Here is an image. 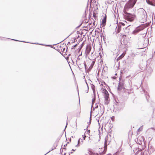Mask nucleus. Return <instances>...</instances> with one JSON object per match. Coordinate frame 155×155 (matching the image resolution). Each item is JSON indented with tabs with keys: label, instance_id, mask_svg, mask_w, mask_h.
<instances>
[{
	"label": "nucleus",
	"instance_id": "14",
	"mask_svg": "<svg viewBox=\"0 0 155 155\" xmlns=\"http://www.w3.org/2000/svg\"><path fill=\"white\" fill-rule=\"evenodd\" d=\"M140 30L139 29H137L135 30H134L133 32V33L134 34H136Z\"/></svg>",
	"mask_w": 155,
	"mask_h": 155
},
{
	"label": "nucleus",
	"instance_id": "25",
	"mask_svg": "<svg viewBox=\"0 0 155 155\" xmlns=\"http://www.w3.org/2000/svg\"><path fill=\"white\" fill-rule=\"evenodd\" d=\"M124 21L125 22H126V23H127V21Z\"/></svg>",
	"mask_w": 155,
	"mask_h": 155
},
{
	"label": "nucleus",
	"instance_id": "19",
	"mask_svg": "<svg viewBox=\"0 0 155 155\" xmlns=\"http://www.w3.org/2000/svg\"><path fill=\"white\" fill-rule=\"evenodd\" d=\"M93 16L95 18L96 17V14L95 12L93 13Z\"/></svg>",
	"mask_w": 155,
	"mask_h": 155
},
{
	"label": "nucleus",
	"instance_id": "17",
	"mask_svg": "<svg viewBox=\"0 0 155 155\" xmlns=\"http://www.w3.org/2000/svg\"><path fill=\"white\" fill-rule=\"evenodd\" d=\"M119 25H120V27H121V26H124L125 25V24L124 23H123L122 22H120L119 23Z\"/></svg>",
	"mask_w": 155,
	"mask_h": 155
},
{
	"label": "nucleus",
	"instance_id": "6",
	"mask_svg": "<svg viewBox=\"0 0 155 155\" xmlns=\"http://www.w3.org/2000/svg\"><path fill=\"white\" fill-rule=\"evenodd\" d=\"M74 116L77 117H79L80 116V110L78 107L77 110L75 111L74 113Z\"/></svg>",
	"mask_w": 155,
	"mask_h": 155
},
{
	"label": "nucleus",
	"instance_id": "4",
	"mask_svg": "<svg viewBox=\"0 0 155 155\" xmlns=\"http://www.w3.org/2000/svg\"><path fill=\"white\" fill-rule=\"evenodd\" d=\"M67 48L66 46L64 44L59 45L58 46V50L64 53H66L67 51Z\"/></svg>",
	"mask_w": 155,
	"mask_h": 155
},
{
	"label": "nucleus",
	"instance_id": "5",
	"mask_svg": "<svg viewBox=\"0 0 155 155\" xmlns=\"http://www.w3.org/2000/svg\"><path fill=\"white\" fill-rule=\"evenodd\" d=\"M128 15L125 16L126 19L128 21H132L134 19L135 17V15L134 14H131L130 13Z\"/></svg>",
	"mask_w": 155,
	"mask_h": 155
},
{
	"label": "nucleus",
	"instance_id": "23",
	"mask_svg": "<svg viewBox=\"0 0 155 155\" xmlns=\"http://www.w3.org/2000/svg\"><path fill=\"white\" fill-rule=\"evenodd\" d=\"M141 17H142L143 18V15H141Z\"/></svg>",
	"mask_w": 155,
	"mask_h": 155
},
{
	"label": "nucleus",
	"instance_id": "8",
	"mask_svg": "<svg viewBox=\"0 0 155 155\" xmlns=\"http://www.w3.org/2000/svg\"><path fill=\"white\" fill-rule=\"evenodd\" d=\"M147 2L149 4L155 6V0H147Z\"/></svg>",
	"mask_w": 155,
	"mask_h": 155
},
{
	"label": "nucleus",
	"instance_id": "18",
	"mask_svg": "<svg viewBox=\"0 0 155 155\" xmlns=\"http://www.w3.org/2000/svg\"><path fill=\"white\" fill-rule=\"evenodd\" d=\"M86 136H87V134L86 133V132H85L84 134V137H83V138H84V140H85V138L86 137Z\"/></svg>",
	"mask_w": 155,
	"mask_h": 155
},
{
	"label": "nucleus",
	"instance_id": "20",
	"mask_svg": "<svg viewBox=\"0 0 155 155\" xmlns=\"http://www.w3.org/2000/svg\"><path fill=\"white\" fill-rule=\"evenodd\" d=\"M90 130H87L86 132V134H88V135L89 134V133H90Z\"/></svg>",
	"mask_w": 155,
	"mask_h": 155
},
{
	"label": "nucleus",
	"instance_id": "2",
	"mask_svg": "<svg viewBox=\"0 0 155 155\" xmlns=\"http://www.w3.org/2000/svg\"><path fill=\"white\" fill-rule=\"evenodd\" d=\"M107 145L106 141L105 142V145L104 147L102 146L101 148L98 147L96 149V152H97L99 155H102L105 154L107 150Z\"/></svg>",
	"mask_w": 155,
	"mask_h": 155
},
{
	"label": "nucleus",
	"instance_id": "12",
	"mask_svg": "<svg viewBox=\"0 0 155 155\" xmlns=\"http://www.w3.org/2000/svg\"><path fill=\"white\" fill-rule=\"evenodd\" d=\"M96 153L93 152L92 151H90L89 154L90 155H99L98 153L97 152H96Z\"/></svg>",
	"mask_w": 155,
	"mask_h": 155
},
{
	"label": "nucleus",
	"instance_id": "9",
	"mask_svg": "<svg viewBox=\"0 0 155 155\" xmlns=\"http://www.w3.org/2000/svg\"><path fill=\"white\" fill-rule=\"evenodd\" d=\"M91 49V47L90 45H87L86 48V53L87 54H88L90 53Z\"/></svg>",
	"mask_w": 155,
	"mask_h": 155
},
{
	"label": "nucleus",
	"instance_id": "3",
	"mask_svg": "<svg viewBox=\"0 0 155 155\" xmlns=\"http://www.w3.org/2000/svg\"><path fill=\"white\" fill-rule=\"evenodd\" d=\"M102 93L104 94V96L105 99V103L107 104L109 103L110 101L109 94L108 91L105 89H104L103 90Z\"/></svg>",
	"mask_w": 155,
	"mask_h": 155
},
{
	"label": "nucleus",
	"instance_id": "26",
	"mask_svg": "<svg viewBox=\"0 0 155 155\" xmlns=\"http://www.w3.org/2000/svg\"><path fill=\"white\" fill-rule=\"evenodd\" d=\"M79 140H78V143H79Z\"/></svg>",
	"mask_w": 155,
	"mask_h": 155
},
{
	"label": "nucleus",
	"instance_id": "7",
	"mask_svg": "<svg viewBox=\"0 0 155 155\" xmlns=\"http://www.w3.org/2000/svg\"><path fill=\"white\" fill-rule=\"evenodd\" d=\"M124 84L123 83L120 82L119 84L118 89L120 90L122 89H125Z\"/></svg>",
	"mask_w": 155,
	"mask_h": 155
},
{
	"label": "nucleus",
	"instance_id": "22",
	"mask_svg": "<svg viewBox=\"0 0 155 155\" xmlns=\"http://www.w3.org/2000/svg\"><path fill=\"white\" fill-rule=\"evenodd\" d=\"M95 62V61H92V65H94Z\"/></svg>",
	"mask_w": 155,
	"mask_h": 155
},
{
	"label": "nucleus",
	"instance_id": "1",
	"mask_svg": "<svg viewBox=\"0 0 155 155\" xmlns=\"http://www.w3.org/2000/svg\"><path fill=\"white\" fill-rule=\"evenodd\" d=\"M136 2L133 0H129L124 6L123 10L124 13L125 14H129V12L133 8Z\"/></svg>",
	"mask_w": 155,
	"mask_h": 155
},
{
	"label": "nucleus",
	"instance_id": "11",
	"mask_svg": "<svg viewBox=\"0 0 155 155\" xmlns=\"http://www.w3.org/2000/svg\"><path fill=\"white\" fill-rule=\"evenodd\" d=\"M106 21V17H105L102 20V24L103 25H105V24Z\"/></svg>",
	"mask_w": 155,
	"mask_h": 155
},
{
	"label": "nucleus",
	"instance_id": "13",
	"mask_svg": "<svg viewBox=\"0 0 155 155\" xmlns=\"http://www.w3.org/2000/svg\"><path fill=\"white\" fill-rule=\"evenodd\" d=\"M140 12H141L143 13V14L144 15L143 17H145V16H146L145 15V13L146 14V12L143 9H141L140 10Z\"/></svg>",
	"mask_w": 155,
	"mask_h": 155
},
{
	"label": "nucleus",
	"instance_id": "10",
	"mask_svg": "<svg viewBox=\"0 0 155 155\" xmlns=\"http://www.w3.org/2000/svg\"><path fill=\"white\" fill-rule=\"evenodd\" d=\"M126 54L125 52H124L122 53V54L120 55V56H119L117 59V61H118L121 59L123 57H124V55H125Z\"/></svg>",
	"mask_w": 155,
	"mask_h": 155
},
{
	"label": "nucleus",
	"instance_id": "15",
	"mask_svg": "<svg viewBox=\"0 0 155 155\" xmlns=\"http://www.w3.org/2000/svg\"><path fill=\"white\" fill-rule=\"evenodd\" d=\"M143 126H141L139 127L137 130V133L139 132V133L143 129Z\"/></svg>",
	"mask_w": 155,
	"mask_h": 155
},
{
	"label": "nucleus",
	"instance_id": "21",
	"mask_svg": "<svg viewBox=\"0 0 155 155\" xmlns=\"http://www.w3.org/2000/svg\"><path fill=\"white\" fill-rule=\"evenodd\" d=\"M111 119L112 120H113L114 119V117L113 116L111 117Z\"/></svg>",
	"mask_w": 155,
	"mask_h": 155
},
{
	"label": "nucleus",
	"instance_id": "16",
	"mask_svg": "<svg viewBox=\"0 0 155 155\" xmlns=\"http://www.w3.org/2000/svg\"><path fill=\"white\" fill-rule=\"evenodd\" d=\"M120 25H119L117 27V31L118 32H119L120 31Z\"/></svg>",
	"mask_w": 155,
	"mask_h": 155
},
{
	"label": "nucleus",
	"instance_id": "24",
	"mask_svg": "<svg viewBox=\"0 0 155 155\" xmlns=\"http://www.w3.org/2000/svg\"><path fill=\"white\" fill-rule=\"evenodd\" d=\"M133 0L137 2V0Z\"/></svg>",
	"mask_w": 155,
	"mask_h": 155
}]
</instances>
